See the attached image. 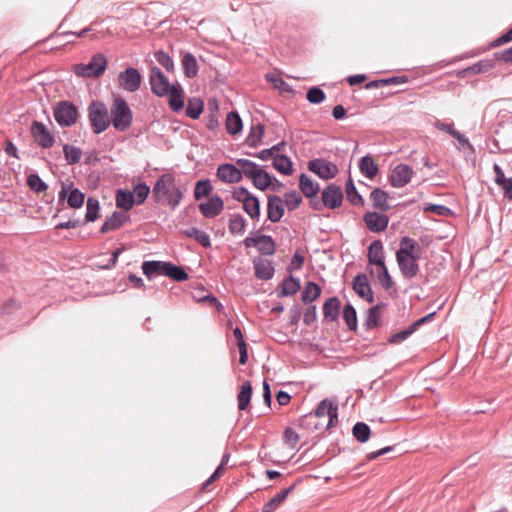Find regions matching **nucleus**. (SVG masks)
Here are the masks:
<instances>
[{
	"mask_svg": "<svg viewBox=\"0 0 512 512\" xmlns=\"http://www.w3.org/2000/svg\"><path fill=\"white\" fill-rule=\"evenodd\" d=\"M184 234L187 237L195 239L200 245H202L205 248L211 247L210 236L205 231L199 230L195 227H191L189 229H186L184 231Z\"/></svg>",
	"mask_w": 512,
	"mask_h": 512,
	"instance_id": "nucleus-46",
	"label": "nucleus"
},
{
	"mask_svg": "<svg viewBox=\"0 0 512 512\" xmlns=\"http://www.w3.org/2000/svg\"><path fill=\"white\" fill-rule=\"evenodd\" d=\"M420 255L396 256L399 270L404 278L412 279L419 272L418 259Z\"/></svg>",
	"mask_w": 512,
	"mask_h": 512,
	"instance_id": "nucleus-12",
	"label": "nucleus"
},
{
	"mask_svg": "<svg viewBox=\"0 0 512 512\" xmlns=\"http://www.w3.org/2000/svg\"><path fill=\"white\" fill-rule=\"evenodd\" d=\"M345 192H346L347 200L353 206H363L364 205V198L358 192V190L351 178H349L345 183Z\"/></svg>",
	"mask_w": 512,
	"mask_h": 512,
	"instance_id": "nucleus-40",
	"label": "nucleus"
},
{
	"mask_svg": "<svg viewBox=\"0 0 512 512\" xmlns=\"http://www.w3.org/2000/svg\"><path fill=\"white\" fill-rule=\"evenodd\" d=\"M410 255H419V245L414 239L404 236L400 239L399 249L396 251V256Z\"/></svg>",
	"mask_w": 512,
	"mask_h": 512,
	"instance_id": "nucleus-29",
	"label": "nucleus"
},
{
	"mask_svg": "<svg viewBox=\"0 0 512 512\" xmlns=\"http://www.w3.org/2000/svg\"><path fill=\"white\" fill-rule=\"evenodd\" d=\"M63 153L69 165L77 164L80 161L82 155L80 148L69 144H65L63 146Z\"/></svg>",
	"mask_w": 512,
	"mask_h": 512,
	"instance_id": "nucleus-52",
	"label": "nucleus"
},
{
	"mask_svg": "<svg viewBox=\"0 0 512 512\" xmlns=\"http://www.w3.org/2000/svg\"><path fill=\"white\" fill-rule=\"evenodd\" d=\"M265 133V126L262 123L252 125L245 139V144L249 147L255 148L259 145Z\"/></svg>",
	"mask_w": 512,
	"mask_h": 512,
	"instance_id": "nucleus-35",
	"label": "nucleus"
},
{
	"mask_svg": "<svg viewBox=\"0 0 512 512\" xmlns=\"http://www.w3.org/2000/svg\"><path fill=\"white\" fill-rule=\"evenodd\" d=\"M301 288V282L298 277L292 275L286 277L281 283L279 297H287L295 295Z\"/></svg>",
	"mask_w": 512,
	"mask_h": 512,
	"instance_id": "nucleus-28",
	"label": "nucleus"
},
{
	"mask_svg": "<svg viewBox=\"0 0 512 512\" xmlns=\"http://www.w3.org/2000/svg\"><path fill=\"white\" fill-rule=\"evenodd\" d=\"M85 201V194L78 188H71L67 197V204L70 208H81Z\"/></svg>",
	"mask_w": 512,
	"mask_h": 512,
	"instance_id": "nucleus-53",
	"label": "nucleus"
},
{
	"mask_svg": "<svg viewBox=\"0 0 512 512\" xmlns=\"http://www.w3.org/2000/svg\"><path fill=\"white\" fill-rule=\"evenodd\" d=\"M166 276L178 282L186 281L189 278L188 273L182 266L175 265L171 262L168 264Z\"/></svg>",
	"mask_w": 512,
	"mask_h": 512,
	"instance_id": "nucleus-51",
	"label": "nucleus"
},
{
	"mask_svg": "<svg viewBox=\"0 0 512 512\" xmlns=\"http://www.w3.org/2000/svg\"><path fill=\"white\" fill-rule=\"evenodd\" d=\"M110 110L105 103L99 100H93L87 108L88 120L92 131L95 134H101L110 125Z\"/></svg>",
	"mask_w": 512,
	"mask_h": 512,
	"instance_id": "nucleus-3",
	"label": "nucleus"
},
{
	"mask_svg": "<svg viewBox=\"0 0 512 512\" xmlns=\"http://www.w3.org/2000/svg\"><path fill=\"white\" fill-rule=\"evenodd\" d=\"M314 416L316 418L328 416L327 429L333 428L338 423V407L329 399H323L318 404Z\"/></svg>",
	"mask_w": 512,
	"mask_h": 512,
	"instance_id": "nucleus-11",
	"label": "nucleus"
},
{
	"mask_svg": "<svg viewBox=\"0 0 512 512\" xmlns=\"http://www.w3.org/2000/svg\"><path fill=\"white\" fill-rule=\"evenodd\" d=\"M367 258L369 265L382 266L385 264L384 248L380 240H375L369 245Z\"/></svg>",
	"mask_w": 512,
	"mask_h": 512,
	"instance_id": "nucleus-21",
	"label": "nucleus"
},
{
	"mask_svg": "<svg viewBox=\"0 0 512 512\" xmlns=\"http://www.w3.org/2000/svg\"><path fill=\"white\" fill-rule=\"evenodd\" d=\"M302 196L300 193H298L296 190H292L290 192H287L284 195V206L288 208V210L293 211L299 207V205L302 203Z\"/></svg>",
	"mask_w": 512,
	"mask_h": 512,
	"instance_id": "nucleus-55",
	"label": "nucleus"
},
{
	"mask_svg": "<svg viewBox=\"0 0 512 512\" xmlns=\"http://www.w3.org/2000/svg\"><path fill=\"white\" fill-rule=\"evenodd\" d=\"M299 188L301 192L305 195V197L313 198L317 196L320 186L317 182L313 181L306 174L302 173L299 176Z\"/></svg>",
	"mask_w": 512,
	"mask_h": 512,
	"instance_id": "nucleus-27",
	"label": "nucleus"
},
{
	"mask_svg": "<svg viewBox=\"0 0 512 512\" xmlns=\"http://www.w3.org/2000/svg\"><path fill=\"white\" fill-rule=\"evenodd\" d=\"M246 227L245 218L239 214H231L228 222V229L232 235H241L244 233Z\"/></svg>",
	"mask_w": 512,
	"mask_h": 512,
	"instance_id": "nucleus-42",
	"label": "nucleus"
},
{
	"mask_svg": "<svg viewBox=\"0 0 512 512\" xmlns=\"http://www.w3.org/2000/svg\"><path fill=\"white\" fill-rule=\"evenodd\" d=\"M308 170L323 180L333 179L338 173L337 165L323 158L310 160Z\"/></svg>",
	"mask_w": 512,
	"mask_h": 512,
	"instance_id": "nucleus-7",
	"label": "nucleus"
},
{
	"mask_svg": "<svg viewBox=\"0 0 512 512\" xmlns=\"http://www.w3.org/2000/svg\"><path fill=\"white\" fill-rule=\"evenodd\" d=\"M321 294V287L312 281L305 284L301 293V299L304 303H310L316 300Z\"/></svg>",
	"mask_w": 512,
	"mask_h": 512,
	"instance_id": "nucleus-43",
	"label": "nucleus"
},
{
	"mask_svg": "<svg viewBox=\"0 0 512 512\" xmlns=\"http://www.w3.org/2000/svg\"><path fill=\"white\" fill-rule=\"evenodd\" d=\"M253 267L255 277L260 280L268 281L272 279L275 274V268L268 259L255 258L253 260Z\"/></svg>",
	"mask_w": 512,
	"mask_h": 512,
	"instance_id": "nucleus-19",
	"label": "nucleus"
},
{
	"mask_svg": "<svg viewBox=\"0 0 512 512\" xmlns=\"http://www.w3.org/2000/svg\"><path fill=\"white\" fill-rule=\"evenodd\" d=\"M77 107L70 101H60L54 109V118L61 127H70L78 119Z\"/></svg>",
	"mask_w": 512,
	"mask_h": 512,
	"instance_id": "nucleus-5",
	"label": "nucleus"
},
{
	"mask_svg": "<svg viewBox=\"0 0 512 512\" xmlns=\"http://www.w3.org/2000/svg\"><path fill=\"white\" fill-rule=\"evenodd\" d=\"M498 186L503 190L504 197L512 200V176L504 180L503 183H500Z\"/></svg>",
	"mask_w": 512,
	"mask_h": 512,
	"instance_id": "nucleus-64",
	"label": "nucleus"
},
{
	"mask_svg": "<svg viewBox=\"0 0 512 512\" xmlns=\"http://www.w3.org/2000/svg\"><path fill=\"white\" fill-rule=\"evenodd\" d=\"M295 486L296 484H293L288 488L282 489L279 493H277L273 498L264 504L262 512L276 511L283 504L288 495L294 490Z\"/></svg>",
	"mask_w": 512,
	"mask_h": 512,
	"instance_id": "nucleus-23",
	"label": "nucleus"
},
{
	"mask_svg": "<svg viewBox=\"0 0 512 512\" xmlns=\"http://www.w3.org/2000/svg\"><path fill=\"white\" fill-rule=\"evenodd\" d=\"M204 109V103L200 98L193 97L188 99L185 114L191 119H198Z\"/></svg>",
	"mask_w": 512,
	"mask_h": 512,
	"instance_id": "nucleus-44",
	"label": "nucleus"
},
{
	"mask_svg": "<svg viewBox=\"0 0 512 512\" xmlns=\"http://www.w3.org/2000/svg\"><path fill=\"white\" fill-rule=\"evenodd\" d=\"M251 195H253L247 188L245 187H236L232 191V197L237 202L243 203V201L246 200V198H249Z\"/></svg>",
	"mask_w": 512,
	"mask_h": 512,
	"instance_id": "nucleus-63",
	"label": "nucleus"
},
{
	"mask_svg": "<svg viewBox=\"0 0 512 512\" xmlns=\"http://www.w3.org/2000/svg\"><path fill=\"white\" fill-rule=\"evenodd\" d=\"M352 287L360 298L366 300L368 303L374 301L373 291L366 274H357L353 279Z\"/></svg>",
	"mask_w": 512,
	"mask_h": 512,
	"instance_id": "nucleus-15",
	"label": "nucleus"
},
{
	"mask_svg": "<svg viewBox=\"0 0 512 512\" xmlns=\"http://www.w3.org/2000/svg\"><path fill=\"white\" fill-rule=\"evenodd\" d=\"M415 331L414 327L410 325L408 328L390 336L388 342L390 344H399L411 336Z\"/></svg>",
	"mask_w": 512,
	"mask_h": 512,
	"instance_id": "nucleus-60",
	"label": "nucleus"
},
{
	"mask_svg": "<svg viewBox=\"0 0 512 512\" xmlns=\"http://www.w3.org/2000/svg\"><path fill=\"white\" fill-rule=\"evenodd\" d=\"M272 165L281 174L290 175L293 172V163L291 159L284 154L275 155Z\"/></svg>",
	"mask_w": 512,
	"mask_h": 512,
	"instance_id": "nucleus-37",
	"label": "nucleus"
},
{
	"mask_svg": "<svg viewBox=\"0 0 512 512\" xmlns=\"http://www.w3.org/2000/svg\"><path fill=\"white\" fill-rule=\"evenodd\" d=\"M353 437L360 443H366L371 435V429L364 422H357L352 428Z\"/></svg>",
	"mask_w": 512,
	"mask_h": 512,
	"instance_id": "nucleus-47",
	"label": "nucleus"
},
{
	"mask_svg": "<svg viewBox=\"0 0 512 512\" xmlns=\"http://www.w3.org/2000/svg\"><path fill=\"white\" fill-rule=\"evenodd\" d=\"M252 396V385L249 381L243 382L241 389L238 393V409L243 411L246 410L250 404Z\"/></svg>",
	"mask_w": 512,
	"mask_h": 512,
	"instance_id": "nucleus-41",
	"label": "nucleus"
},
{
	"mask_svg": "<svg viewBox=\"0 0 512 512\" xmlns=\"http://www.w3.org/2000/svg\"><path fill=\"white\" fill-rule=\"evenodd\" d=\"M283 440L286 444L294 449L299 441V435L294 429L287 427L283 433Z\"/></svg>",
	"mask_w": 512,
	"mask_h": 512,
	"instance_id": "nucleus-61",
	"label": "nucleus"
},
{
	"mask_svg": "<svg viewBox=\"0 0 512 512\" xmlns=\"http://www.w3.org/2000/svg\"><path fill=\"white\" fill-rule=\"evenodd\" d=\"M216 176L224 183H238L242 180V171L230 163L220 164Z\"/></svg>",
	"mask_w": 512,
	"mask_h": 512,
	"instance_id": "nucleus-17",
	"label": "nucleus"
},
{
	"mask_svg": "<svg viewBox=\"0 0 512 512\" xmlns=\"http://www.w3.org/2000/svg\"><path fill=\"white\" fill-rule=\"evenodd\" d=\"M149 84L152 93L158 97H166V94L176 85L170 83L165 74L157 66L150 67Z\"/></svg>",
	"mask_w": 512,
	"mask_h": 512,
	"instance_id": "nucleus-6",
	"label": "nucleus"
},
{
	"mask_svg": "<svg viewBox=\"0 0 512 512\" xmlns=\"http://www.w3.org/2000/svg\"><path fill=\"white\" fill-rule=\"evenodd\" d=\"M377 267H378L377 277H378V280H379L381 286L385 290L390 289L393 286V280L389 274L386 264H383L382 266H377Z\"/></svg>",
	"mask_w": 512,
	"mask_h": 512,
	"instance_id": "nucleus-58",
	"label": "nucleus"
},
{
	"mask_svg": "<svg viewBox=\"0 0 512 512\" xmlns=\"http://www.w3.org/2000/svg\"><path fill=\"white\" fill-rule=\"evenodd\" d=\"M370 199L373 202V207L380 212H387L391 208L388 203V193L380 188H374L371 191Z\"/></svg>",
	"mask_w": 512,
	"mask_h": 512,
	"instance_id": "nucleus-25",
	"label": "nucleus"
},
{
	"mask_svg": "<svg viewBox=\"0 0 512 512\" xmlns=\"http://www.w3.org/2000/svg\"><path fill=\"white\" fill-rule=\"evenodd\" d=\"M223 207V199L218 195H213L208 201L199 204L201 214L208 219L217 217L222 212Z\"/></svg>",
	"mask_w": 512,
	"mask_h": 512,
	"instance_id": "nucleus-16",
	"label": "nucleus"
},
{
	"mask_svg": "<svg viewBox=\"0 0 512 512\" xmlns=\"http://www.w3.org/2000/svg\"><path fill=\"white\" fill-rule=\"evenodd\" d=\"M340 305L341 303L338 297L334 296L328 298L323 305V314L325 319L336 321L339 316Z\"/></svg>",
	"mask_w": 512,
	"mask_h": 512,
	"instance_id": "nucleus-31",
	"label": "nucleus"
},
{
	"mask_svg": "<svg viewBox=\"0 0 512 512\" xmlns=\"http://www.w3.org/2000/svg\"><path fill=\"white\" fill-rule=\"evenodd\" d=\"M304 261H305L304 256L299 251H296L291 259L289 266H288V270L290 272L300 270L304 264Z\"/></svg>",
	"mask_w": 512,
	"mask_h": 512,
	"instance_id": "nucleus-62",
	"label": "nucleus"
},
{
	"mask_svg": "<svg viewBox=\"0 0 512 512\" xmlns=\"http://www.w3.org/2000/svg\"><path fill=\"white\" fill-rule=\"evenodd\" d=\"M323 204L326 208L336 209L341 206L343 192L340 186L331 183L322 191Z\"/></svg>",
	"mask_w": 512,
	"mask_h": 512,
	"instance_id": "nucleus-14",
	"label": "nucleus"
},
{
	"mask_svg": "<svg viewBox=\"0 0 512 512\" xmlns=\"http://www.w3.org/2000/svg\"><path fill=\"white\" fill-rule=\"evenodd\" d=\"M132 192L134 193L135 203L140 205L148 198L151 189L146 183L141 182L134 186Z\"/></svg>",
	"mask_w": 512,
	"mask_h": 512,
	"instance_id": "nucleus-56",
	"label": "nucleus"
},
{
	"mask_svg": "<svg viewBox=\"0 0 512 512\" xmlns=\"http://www.w3.org/2000/svg\"><path fill=\"white\" fill-rule=\"evenodd\" d=\"M116 206L124 211H129L135 203L134 193L126 189H118L115 194Z\"/></svg>",
	"mask_w": 512,
	"mask_h": 512,
	"instance_id": "nucleus-26",
	"label": "nucleus"
},
{
	"mask_svg": "<svg viewBox=\"0 0 512 512\" xmlns=\"http://www.w3.org/2000/svg\"><path fill=\"white\" fill-rule=\"evenodd\" d=\"M129 216L124 212L115 211L113 214L106 219V221L101 226L100 232L107 233L109 231L116 230L120 228L127 220Z\"/></svg>",
	"mask_w": 512,
	"mask_h": 512,
	"instance_id": "nucleus-24",
	"label": "nucleus"
},
{
	"mask_svg": "<svg viewBox=\"0 0 512 512\" xmlns=\"http://www.w3.org/2000/svg\"><path fill=\"white\" fill-rule=\"evenodd\" d=\"M110 121L116 131L125 132L133 122V113L122 97H114L110 106Z\"/></svg>",
	"mask_w": 512,
	"mask_h": 512,
	"instance_id": "nucleus-2",
	"label": "nucleus"
},
{
	"mask_svg": "<svg viewBox=\"0 0 512 512\" xmlns=\"http://www.w3.org/2000/svg\"><path fill=\"white\" fill-rule=\"evenodd\" d=\"M366 227L374 233L384 231L389 224V217L385 212H366L363 216Z\"/></svg>",
	"mask_w": 512,
	"mask_h": 512,
	"instance_id": "nucleus-13",
	"label": "nucleus"
},
{
	"mask_svg": "<svg viewBox=\"0 0 512 512\" xmlns=\"http://www.w3.org/2000/svg\"><path fill=\"white\" fill-rule=\"evenodd\" d=\"M243 210L252 218L258 219L260 217V201L255 195H251L243 201Z\"/></svg>",
	"mask_w": 512,
	"mask_h": 512,
	"instance_id": "nucleus-45",
	"label": "nucleus"
},
{
	"mask_svg": "<svg viewBox=\"0 0 512 512\" xmlns=\"http://www.w3.org/2000/svg\"><path fill=\"white\" fill-rule=\"evenodd\" d=\"M276 182L279 186H283V183L277 180L275 177L271 176L267 171L261 170L259 176H256L252 183L259 190H266L270 188V186Z\"/></svg>",
	"mask_w": 512,
	"mask_h": 512,
	"instance_id": "nucleus-36",
	"label": "nucleus"
},
{
	"mask_svg": "<svg viewBox=\"0 0 512 512\" xmlns=\"http://www.w3.org/2000/svg\"><path fill=\"white\" fill-rule=\"evenodd\" d=\"M99 201L94 197H88L86 202V214H85V220L83 221L84 224L86 222H93L95 221L99 216Z\"/></svg>",
	"mask_w": 512,
	"mask_h": 512,
	"instance_id": "nucleus-49",
	"label": "nucleus"
},
{
	"mask_svg": "<svg viewBox=\"0 0 512 512\" xmlns=\"http://www.w3.org/2000/svg\"><path fill=\"white\" fill-rule=\"evenodd\" d=\"M212 191V185L209 179H201L196 182L194 187V198L200 200L203 197L210 195Z\"/></svg>",
	"mask_w": 512,
	"mask_h": 512,
	"instance_id": "nucleus-54",
	"label": "nucleus"
},
{
	"mask_svg": "<svg viewBox=\"0 0 512 512\" xmlns=\"http://www.w3.org/2000/svg\"><path fill=\"white\" fill-rule=\"evenodd\" d=\"M27 184L36 193L44 192L48 188V185L35 173L27 177Z\"/></svg>",
	"mask_w": 512,
	"mask_h": 512,
	"instance_id": "nucleus-57",
	"label": "nucleus"
},
{
	"mask_svg": "<svg viewBox=\"0 0 512 512\" xmlns=\"http://www.w3.org/2000/svg\"><path fill=\"white\" fill-rule=\"evenodd\" d=\"M413 174L414 171L410 166L406 164H398L392 170L389 176V182L392 187L401 188L411 181Z\"/></svg>",
	"mask_w": 512,
	"mask_h": 512,
	"instance_id": "nucleus-10",
	"label": "nucleus"
},
{
	"mask_svg": "<svg viewBox=\"0 0 512 512\" xmlns=\"http://www.w3.org/2000/svg\"><path fill=\"white\" fill-rule=\"evenodd\" d=\"M31 134L35 142L44 149L51 148L54 145V136L49 132L46 125L39 121H34L31 125Z\"/></svg>",
	"mask_w": 512,
	"mask_h": 512,
	"instance_id": "nucleus-9",
	"label": "nucleus"
},
{
	"mask_svg": "<svg viewBox=\"0 0 512 512\" xmlns=\"http://www.w3.org/2000/svg\"><path fill=\"white\" fill-rule=\"evenodd\" d=\"M152 199L155 203L167 204L172 210L180 205L183 192L176 186V179L172 173H165L157 178L152 188Z\"/></svg>",
	"mask_w": 512,
	"mask_h": 512,
	"instance_id": "nucleus-1",
	"label": "nucleus"
},
{
	"mask_svg": "<svg viewBox=\"0 0 512 512\" xmlns=\"http://www.w3.org/2000/svg\"><path fill=\"white\" fill-rule=\"evenodd\" d=\"M325 98V92L317 86L311 87L306 93V99L311 104H320L325 100Z\"/></svg>",
	"mask_w": 512,
	"mask_h": 512,
	"instance_id": "nucleus-59",
	"label": "nucleus"
},
{
	"mask_svg": "<svg viewBox=\"0 0 512 512\" xmlns=\"http://www.w3.org/2000/svg\"><path fill=\"white\" fill-rule=\"evenodd\" d=\"M236 164L240 166V170L242 171V177L246 176L251 181L256 176H259L260 171L262 170L255 162L244 158L237 159Z\"/></svg>",
	"mask_w": 512,
	"mask_h": 512,
	"instance_id": "nucleus-32",
	"label": "nucleus"
},
{
	"mask_svg": "<svg viewBox=\"0 0 512 512\" xmlns=\"http://www.w3.org/2000/svg\"><path fill=\"white\" fill-rule=\"evenodd\" d=\"M285 212V206L280 196L270 195L267 202V219L272 223L281 220Z\"/></svg>",
	"mask_w": 512,
	"mask_h": 512,
	"instance_id": "nucleus-18",
	"label": "nucleus"
},
{
	"mask_svg": "<svg viewBox=\"0 0 512 512\" xmlns=\"http://www.w3.org/2000/svg\"><path fill=\"white\" fill-rule=\"evenodd\" d=\"M169 107L173 112H179L184 108L183 88L180 84L176 85L166 94Z\"/></svg>",
	"mask_w": 512,
	"mask_h": 512,
	"instance_id": "nucleus-22",
	"label": "nucleus"
},
{
	"mask_svg": "<svg viewBox=\"0 0 512 512\" xmlns=\"http://www.w3.org/2000/svg\"><path fill=\"white\" fill-rule=\"evenodd\" d=\"M383 306H385L384 303H379L368 309L366 320L364 323L366 329L371 330L380 326L381 309Z\"/></svg>",
	"mask_w": 512,
	"mask_h": 512,
	"instance_id": "nucleus-33",
	"label": "nucleus"
},
{
	"mask_svg": "<svg viewBox=\"0 0 512 512\" xmlns=\"http://www.w3.org/2000/svg\"><path fill=\"white\" fill-rule=\"evenodd\" d=\"M168 264H169V262H165V261H157V260L144 261L142 263V271H143V274L149 280L153 279L154 277H156L158 275L166 276Z\"/></svg>",
	"mask_w": 512,
	"mask_h": 512,
	"instance_id": "nucleus-20",
	"label": "nucleus"
},
{
	"mask_svg": "<svg viewBox=\"0 0 512 512\" xmlns=\"http://www.w3.org/2000/svg\"><path fill=\"white\" fill-rule=\"evenodd\" d=\"M342 317L346 322L349 330L355 331L357 329V312L352 304L348 303L344 306Z\"/></svg>",
	"mask_w": 512,
	"mask_h": 512,
	"instance_id": "nucleus-48",
	"label": "nucleus"
},
{
	"mask_svg": "<svg viewBox=\"0 0 512 512\" xmlns=\"http://www.w3.org/2000/svg\"><path fill=\"white\" fill-rule=\"evenodd\" d=\"M182 67H183L184 75L187 78H194L197 76L199 67H198L196 57L192 53L187 52L183 55Z\"/></svg>",
	"mask_w": 512,
	"mask_h": 512,
	"instance_id": "nucleus-34",
	"label": "nucleus"
},
{
	"mask_svg": "<svg viewBox=\"0 0 512 512\" xmlns=\"http://www.w3.org/2000/svg\"><path fill=\"white\" fill-rule=\"evenodd\" d=\"M256 248L261 255L271 256L276 252V243L270 235H259Z\"/></svg>",
	"mask_w": 512,
	"mask_h": 512,
	"instance_id": "nucleus-39",
	"label": "nucleus"
},
{
	"mask_svg": "<svg viewBox=\"0 0 512 512\" xmlns=\"http://www.w3.org/2000/svg\"><path fill=\"white\" fill-rule=\"evenodd\" d=\"M154 58L158 64L161 65L168 73H174L175 64L167 52L163 50H157L154 52Z\"/></svg>",
	"mask_w": 512,
	"mask_h": 512,
	"instance_id": "nucleus-50",
	"label": "nucleus"
},
{
	"mask_svg": "<svg viewBox=\"0 0 512 512\" xmlns=\"http://www.w3.org/2000/svg\"><path fill=\"white\" fill-rule=\"evenodd\" d=\"M359 170L367 178L373 179L379 172V167L370 155H365L359 160Z\"/></svg>",
	"mask_w": 512,
	"mask_h": 512,
	"instance_id": "nucleus-30",
	"label": "nucleus"
},
{
	"mask_svg": "<svg viewBox=\"0 0 512 512\" xmlns=\"http://www.w3.org/2000/svg\"><path fill=\"white\" fill-rule=\"evenodd\" d=\"M108 59L102 53H97L92 56L90 61L86 64L79 63L74 65L73 71L77 76L96 78L103 74L106 70Z\"/></svg>",
	"mask_w": 512,
	"mask_h": 512,
	"instance_id": "nucleus-4",
	"label": "nucleus"
},
{
	"mask_svg": "<svg viewBox=\"0 0 512 512\" xmlns=\"http://www.w3.org/2000/svg\"><path fill=\"white\" fill-rule=\"evenodd\" d=\"M142 82L140 72L134 67H128L118 75V83L121 88L128 92H136Z\"/></svg>",
	"mask_w": 512,
	"mask_h": 512,
	"instance_id": "nucleus-8",
	"label": "nucleus"
},
{
	"mask_svg": "<svg viewBox=\"0 0 512 512\" xmlns=\"http://www.w3.org/2000/svg\"><path fill=\"white\" fill-rule=\"evenodd\" d=\"M243 129L242 119L237 111H231L226 117V130L230 135H236Z\"/></svg>",
	"mask_w": 512,
	"mask_h": 512,
	"instance_id": "nucleus-38",
	"label": "nucleus"
}]
</instances>
